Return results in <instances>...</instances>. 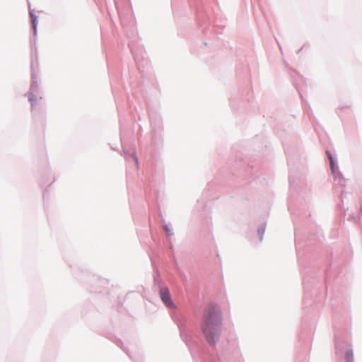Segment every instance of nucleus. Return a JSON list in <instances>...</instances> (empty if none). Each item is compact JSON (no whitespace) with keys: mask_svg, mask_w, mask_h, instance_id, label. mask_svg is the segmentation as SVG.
<instances>
[{"mask_svg":"<svg viewBox=\"0 0 362 362\" xmlns=\"http://www.w3.org/2000/svg\"><path fill=\"white\" fill-rule=\"evenodd\" d=\"M222 317L220 308L209 305L205 310L202 331L209 344H215L219 339Z\"/></svg>","mask_w":362,"mask_h":362,"instance_id":"obj_1","label":"nucleus"},{"mask_svg":"<svg viewBox=\"0 0 362 362\" xmlns=\"http://www.w3.org/2000/svg\"><path fill=\"white\" fill-rule=\"evenodd\" d=\"M160 296L165 306L170 308H175V305L171 299L169 290L168 288L163 287L160 288Z\"/></svg>","mask_w":362,"mask_h":362,"instance_id":"obj_2","label":"nucleus"},{"mask_svg":"<svg viewBox=\"0 0 362 362\" xmlns=\"http://www.w3.org/2000/svg\"><path fill=\"white\" fill-rule=\"evenodd\" d=\"M353 358V353L351 351H347L346 354V360L347 362H351Z\"/></svg>","mask_w":362,"mask_h":362,"instance_id":"obj_3","label":"nucleus"},{"mask_svg":"<svg viewBox=\"0 0 362 362\" xmlns=\"http://www.w3.org/2000/svg\"><path fill=\"white\" fill-rule=\"evenodd\" d=\"M31 17H32V25H33V28L34 29V31L35 32L36 31V25H37V23H36V18H34L33 15H31Z\"/></svg>","mask_w":362,"mask_h":362,"instance_id":"obj_4","label":"nucleus"},{"mask_svg":"<svg viewBox=\"0 0 362 362\" xmlns=\"http://www.w3.org/2000/svg\"><path fill=\"white\" fill-rule=\"evenodd\" d=\"M329 160H330V163L331 165L332 164V158L330 155H329Z\"/></svg>","mask_w":362,"mask_h":362,"instance_id":"obj_5","label":"nucleus"}]
</instances>
